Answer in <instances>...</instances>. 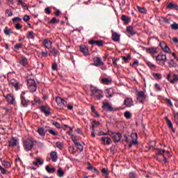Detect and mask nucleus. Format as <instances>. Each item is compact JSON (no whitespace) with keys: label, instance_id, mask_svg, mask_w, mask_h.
<instances>
[{"label":"nucleus","instance_id":"nucleus-1","mask_svg":"<svg viewBox=\"0 0 178 178\" xmlns=\"http://www.w3.org/2000/svg\"><path fill=\"white\" fill-rule=\"evenodd\" d=\"M156 62L160 66H165L166 67V62H168V57L166 54H159L156 56Z\"/></svg>","mask_w":178,"mask_h":178},{"label":"nucleus","instance_id":"nucleus-2","mask_svg":"<svg viewBox=\"0 0 178 178\" xmlns=\"http://www.w3.org/2000/svg\"><path fill=\"white\" fill-rule=\"evenodd\" d=\"M20 98L22 105L24 106V108L28 106L29 102H30V100L28 99L30 98V96H29V92H22Z\"/></svg>","mask_w":178,"mask_h":178},{"label":"nucleus","instance_id":"nucleus-3","mask_svg":"<svg viewBox=\"0 0 178 178\" xmlns=\"http://www.w3.org/2000/svg\"><path fill=\"white\" fill-rule=\"evenodd\" d=\"M24 147L26 151H31L33 147H34V140L33 138L27 139L24 143Z\"/></svg>","mask_w":178,"mask_h":178},{"label":"nucleus","instance_id":"nucleus-4","mask_svg":"<svg viewBox=\"0 0 178 178\" xmlns=\"http://www.w3.org/2000/svg\"><path fill=\"white\" fill-rule=\"evenodd\" d=\"M56 102L58 106V109H64V108L67 105V102L59 97L56 98Z\"/></svg>","mask_w":178,"mask_h":178},{"label":"nucleus","instance_id":"nucleus-5","mask_svg":"<svg viewBox=\"0 0 178 178\" xmlns=\"http://www.w3.org/2000/svg\"><path fill=\"white\" fill-rule=\"evenodd\" d=\"M92 97L95 99H101L102 98V92L97 88L92 90Z\"/></svg>","mask_w":178,"mask_h":178},{"label":"nucleus","instance_id":"nucleus-6","mask_svg":"<svg viewBox=\"0 0 178 178\" xmlns=\"http://www.w3.org/2000/svg\"><path fill=\"white\" fill-rule=\"evenodd\" d=\"M137 97L138 101H139V102H140L141 104H143L145 98H147V95H145V92L144 91H139L137 93Z\"/></svg>","mask_w":178,"mask_h":178},{"label":"nucleus","instance_id":"nucleus-7","mask_svg":"<svg viewBox=\"0 0 178 178\" xmlns=\"http://www.w3.org/2000/svg\"><path fill=\"white\" fill-rule=\"evenodd\" d=\"M9 85L11 87H14L16 91H19V89L20 88V85L19 84V81L15 79H13L10 81Z\"/></svg>","mask_w":178,"mask_h":178},{"label":"nucleus","instance_id":"nucleus-8","mask_svg":"<svg viewBox=\"0 0 178 178\" xmlns=\"http://www.w3.org/2000/svg\"><path fill=\"white\" fill-rule=\"evenodd\" d=\"M93 62H94L93 63L94 66H97V67L104 66V65H105V63L102 62V59L98 56H96L93 58Z\"/></svg>","mask_w":178,"mask_h":178},{"label":"nucleus","instance_id":"nucleus-9","mask_svg":"<svg viewBox=\"0 0 178 178\" xmlns=\"http://www.w3.org/2000/svg\"><path fill=\"white\" fill-rule=\"evenodd\" d=\"M19 144V139L16 138H12L10 140H8V147L10 148H13L16 147Z\"/></svg>","mask_w":178,"mask_h":178},{"label":"nucleus","instance_id":"nucleus-10","mask_svg":"<svg viewBox=\"0 0 178 178\" xmlns=\"http://www.w3.org/2000/svg\"><path fill=\"white\" fill-rule=\"evenodd\" d=\"M102 108L107 112H112V111H113V107H112V105L108 102H103Z\"/></svg>","mask_w":178,"mask_h":178},{"label":"nucleus","instance_id":"nucleus-11","mask_svg":"<svg viewBox=\"0 0 178 178\" xmlns=\"http://www.w3.org/2000/svg\"><path fill=\"white\" fill-rule=\"evenodd\" d=\"M124 105H125L127 108H131V106H134V102H133V99L127 97L124 101Z\"/></svg>","mask_w":178,"mask_h":178},{"label":"nucleus","instance_id":"nucleus-12","mask_svg":"<svg viewBox=\"0 0 178 178\" xmlns=\"http://www.w3.org/2000/svg\"><path fill=\"white\" fill-rule=\"evenodd\" d=\"M111 137L114 141V143H119V141H120V140H122V134L121 133H112L111 134Z\"/></svg>","mask_w":178,"mask_h":178},{"label":"nucleus","instance_id":"nucleus-13","mask_svg":"<svg viewBox=\"0 0 178 178\" xmlns=\"http://www.w3.org/2000/svg\"><path fill=\"white\" fill-rule=\"evenodd\" d=\"M88 44H90L91 45H97V47H102V45H104V41L91 40L88 42Z\"/></svg>","mask_w":178,"mask_h":178},{"label":"nucleus","instance_id":"nucleus-14","mask_svg":"<svg viewBox=\"0 0 178 178\" xmlns=\"http://www.w3.org/2000/svg\"><path fill=\"white\" fill-rule=\"evenodd\" d=\"M6 99L8 104H10V105H13V104L16 102V99L15 98V96L12 95H7Z\"/></svg>","mask_w":178,"mask_h":178},{"label":"nucleus","instance_id":"nucleus-15","mask_svg":"<svg viewBox=\"0 0 178 178\" xmlns=\"http://www.w3.org/2000/svg\"><path fill=\"white\" fill-rule=\"evenodd\" d=\"M43 44L47 49H51V48H52V42H51L49 39H44L43 40Z\"/></svg>","mask_w":178,"mask_h":178},{"label":"nucleus","instance_id":"nucleus-16","mask_svg":"<svg viewBox=\"0 0 178 178\" xmlns=\"http://www.w3.org/2000/svg\"><path fill=\"white\" fill-rule=\"evenodd\" d=\"M111 38L113 41H115V42H119V41H120V35H119L116 32H113Z\"/></svg>","mask_w":178,"mask_h":178},{"label":"nucleus","instance_id":"nucleus-17","mask_svg":"<svg viewBox=\"0 0 178 178\" xmlns=\"http://www.w3.org/2000/svg\"><path fill=\"white\" fill-rule=\"evenodd\" d=\"M80 51L81 52L84 54V55H90V51L88 50V48H87L86 45L80 46Z\"/></svg>","mask_w":178,"mask_h":178},{"label":"nucleus","instance_id":"nucleus-18","mask_svg":"<svg viewBox=\"0 0 178 178\" xmlns=\"http://www.w3.org/2000/svg\"><path fill=\"white\" fill-rule=\"evenodd\" d=\"M40 111H41V112L44 113V115H46V116H49V115H51V111H49V108H47L46 106H42L40 107Z\"/></svg>","mask_w":178,"mask_h":178},{"label":"nucleus","instance_id":"nucleus-19","mask_svg":"<svg viewBox=\"0 0 178 178\" xmlns=\"http://www.w3.org/2000/svg\"><path fill=\"white\" fill-rule=\"evenodd\" d=\"M50 158L52 162H56V161H58V153L54 151L51 152L50 153Z\"/></svg>","mask_w":178,"mask_h":178},{"label":"nucleus","instance_id":"nucleus-20","mask_svg":"<svg viewBox=\"0 0 178 178\" xmlns=\"http://www.w3.org/2000/svg\"><path fill=\"white\" fill-rule=\"evenodd\" d=\"M19 65H22V66H27L29 65V60L27 58L23 56L22 57L21 60H19Z\"/></svg>","mask_w":178,"mask_h":178},{"label":"nucleus","instance_id":"nucleus-21","mask_svg":"<svg viewBox=\"0 0 178 178\" xmlns=\"http://www.w3.org/2000/svg\"><path fill=\"white\" fill-rule=\"evenodd\" d=\"M127 34L128 36L130 37V35H134L136 34V32H134V29L132 26H128L127 27Z\"/></svg>","mask_w":178,"mask_h":178},{"label":"nucleus","instance_id":"nucleus-22","mask_svg":"<svg viewBox=\"0 0 178 178\" xmlns=\"http://www.w3.org/2000/svg\"><path fill=\"white\" fill-rule=\"evenodd\" d=\"M167 9H170V10H178V6L175 3H169L167 5Z\"/></svg>","mask_w":178,"mask_h":178},{"label":"nucleus","instance_id":"nucleus-23","mask_svg":"<svg viewBox=\"0 0 178 178\" xmlns=\"http://www.w3.org/2000/svg\"><path fill=\"white\" fill-rule=\"evenodd\" d=\"M131 138H132V144H138L137 139L138 138L136 133H132L131 134Z\"/></svg>","mask_w":178,"mask_h":178},{"label":"nucleus","instance_id":"nucleus-24","mask_svg":"<svg viewBox=\"0 0 178 178\" xmlns=\"http://www.w3.org/2000/svg\"><path fill=\"white\" fill-rule=\"evenodd\" d=\"M102 141L104 145H109L112 140L109 137H102Z\"/></svg>","mask_w":178,"mask_h":178},{"label":"nucleus","instance_id":"nucleus-25","mask_svg":"<svg viewBox=\"0 0 178 178\" xmlns=\"http://www.w3.org/2000/svg\"><path fill=\"white\" fill-rule=\"evenodd\" d=\"M168 63L169 67H177V62L175 61L173 59L169 60Z\"/></svg>","mask_w":178,"mask_h":178},{"label":"nucleus","instance_id":"nucleus-26","mask_svg":"<svg viewBox=\"0 0 178 178\" xmlns=\"http://www.w3.org/2000/svg\"><path fill=\"white\" fill-rule=\"evenodd\" d=\"M113 95V89L108 88L106 90V97L107 98H111V97Z\"/></svg>","mask_w":178,"mask_h":178},{"label":"nucleus","instance_id":"nucleus-27","mask_svg":"<svg viewBox=\"0 0 178 178\" xmlns=\"http://www.w3.org/2000/svg\"><path fill=\"white\" fill-rule=\"evenodd\" d=\"M165 121H166V124L168 126V127L170 129H171V130H172V131H175V129H173V124H172V121H170V120H169V118L168 117H165Z\"/></svg>","mask_w":178,"mask_h":178},{"label":"nucleus","instance_id":"nucleus-28","mask_svg":"<svg viewBox=\"0 0 178 178\" xmlns=\"http://www.w3.org/2000/svg\"><path fill=\"white\" fill-rule=\"evenodd\" d=\"M37 132L40 136H41L42 137H44L45 136L46 131L45 129H44V128L40 127L38 129Z\"/></svg>","mask_w":178,"mask_h":178},{"label":"nucleus","instance_id":"nucleus-29","mask_svg":"<svg viewBox=\"0 0 178 178\" xmlns=\"http://www.w3.org/2000/svg\"><path fill=\"white\" fill-rule=\"evenodd\" d=\"M45 170L48 173H55L56 172V169L55 168H50L49 165L45 166Z\"/></svg>","mask_w":178,"mask_h":178},{"label":"nucleus","instance_id":"nucleus-30","mask_svg":"<svg viewBox=\"0 0 178 178\" xmlns=\"http://www.w3.org/2000/svg\"><path fill=\"white\" fill-rule=\"evenodd\" d=\"M57 176L58 177H63L65 176V172L62 169V168H59L57 170Z\"/></svg>","mask_w":178,"mask_h":178},{"label":"nucleus","instance_id":"nucleus-31","mask_svg":"<svg viewBox=\"0 0 178 178\" xmlns=\"http://www.w3.org/2000/svg\"><path fill=\"white\" fill-rule=\"evenodd\" d=\"M145 50L147 54H156V48L155 47L146 48Z\"/></svg>","mask_w":178,"mask_h":178},{"label":"nucleus","instance_id":"nucleus-32","mask_svg":"<svg viewBox=\"0 0 178 178\" xmlns=\"http://www.w3.org/2000/svg\"><path fill=\"white\" fill-rule=\"evenodd\" d=\"M46 131H48V133L51 134V136H58V131H56V130L52 129H46Z\"/></svg>","mask_w":178,"mask_h":178},{"label":"nucleus","instance_id":"nucleus-33","mask_svg":"<svg viewBox=\"0 0 178 178\" xmlns=\"http://www.w3.org/2000/svg\"><path fill=\"white\" fill-rule=\"evenodd\" d=\"M102 84H106V86H108L112 83V81L108 78H104L102 79Z\"/></svg>","mask_w":178,"mask_h":178},{"label":"nucleus","instance_id":"nucleus-34","mask_svg":"<svg viewBox=\"0 0 178 178\" xmlns=\"http://www.w3.org/2000/svg\"><path fill=\"white\" fill-rule=\"evenodd\" d=\"M2 165L6 169H9V168H10L12 166V164L10 163V162H8V161H5V160L2 162Z\"/></svg>","mask_w":178,"mask_h":178},{"label":"nucleus","instance_id":"nucleus-35","mask_svg":"<svg viewBox=\"0 0 178 178\" xmlns=\"http://www.w3.org/2000/svg\"><path fill=\"white\" fill-rule=\"evenodd\" d=\"M26 38H29V40H34V32L33 31H29L26 35Z\"/></svg>","mask_w":178,"mask_h":178},{"label":"nucleus","instance_id":"nucleus-36","mask_svg":"<svg viewBox=\"0 0 178 178\" xmlns=\"http://www.w3.org/2000/svg\"><path fill=\"white\" fill-rule=\"evenodd\" d=\"M3 31H4V34H6V35L10 36V34H12V31L8 26L5 27Z\"/></svg>","mask_w":178,"mask_h":178},{"label":"nucleus","instance_id":"nucleus-37","mask_svg":"<svg viewBox=\"0 0 178 178\" xmlns=\"http://www.w3.org/2000/svg\"><path fill=\"white\" fill-rule=\"evenodd\" d=\"M177 81H178V76L175 74H173V79L170 81V83H171V84H175V83H177Z\"/></svg>","mask_w":178,"mask_h":178},{"label":"nucleus","instance_id":"nucleus-38","mask_svg":"<svg viewBox=\"0 0 178 178\" xmlns=\"http://www.w3.org/2000/svg\"><path fill=\"white\" fill-rule=\"evenodd\" d=\"M152 76L156 79V80H161L162 79V74L160 73H153Z\"/></svg>","mask_w":178,"mask_h":178},{"label":"nucleus","instance_id":"nucleus-39","mask_svg":"<svg viewBox=\"0 0 178 178\" xmlns=\"http://www.w3.org/2000/svg\"><path fill=\"white\" fill-rule=\"evenodd\" d=\"M75 145H76L77 149H79L80 151V152H81L83 151V149H84V147H83V145L79 143V142L76 143Z\"/></svg>","mask_w":178,"mask_h":178},{"label":"nucleus","instance_id":"nucleus-40","mask_svg":"<svg viewBox=\"0 0 178 178\" xmlns=\"http://www.w3.org/2000/svg\"><path fill=\"white\" fill-rule=\"evenodd\" d=\"M32 86H37V83H35V81L34 79H29L28 80V87Z\"/></svg>","mask_w":178,"mask_h":178},{"label":"nucleus","instance_id":"nucleus-41","mask_svg":"<svg viewBox=\"0 0 178 178\" xmlns=\"http://www.w3.org/2000/svg\"><path fill=\"white\" fill-rule=\"evenodd\" d=\"M28 88H29L30 92H35L37 91V85L32 86H28Z\"/></svg>","mask_w":178,"mask_h":178},{"label":"nucleus","instance_id":"nucleus-42","mask_svg":"<svg viewBox=\"0 0 178 178\" xmlns=\"http://www.w3.org/2000/svg\"><path fill=\"white\" fill-rule=\"evenodd\" d=\"M50 53L51 54V55H53V56H56V55H58V50H56L55 47H53L50 50Z\"/></svg>","mask_w":178,"mask_h":178},{"label":"nucleus","instance_id":"nucleus-43","mask_svg":"<svg viewBox=\"0 0 178 178\" xmlns=\"http://www.w3.org/2000/svg\"><path fill=\"white\" fill-rule=\"evenodd\" d=\"M121 19L123 22L126 23H129V22H130V19L124 15H122Z\"/></svg>","mask_w":178,"mask_h":178},{"label":"nucleus","instance_id":"nucleus-44","mask_svg":"<svg viewBox=\"0 0 178 178\" xmlns=\"http://www.w3.org/2000/svg\"><path fill=\"white\" fill-rule=\"evenodd\" d=\"M138 10L140 12V13H147V10L144 7L138 6Z\"/></svg>","mask_w":178,"mask_h":178},{"label":"nucleus","instance_id":"nucleus-45","mask_svg":"<svg viewBox=\"0 0 178 178\" xmlns=\"http://www.w3.org/2000/svg\"><path fill=\"white\" fill-rule=\"evenodd\" d=\"M146 64L147 65V66L149 67H150V69H155L156 67V65H154L151 62H147Z\"/></svg>","mask_w":178,"mask_h":178},{"label":"nucleus","instance_id":"nucleus-46","mask_svg":"<svg viewBox=\"0 0 178 178\" xmlns=\"http://www.w3.org/2000/svg\"><path fill=\"white\" fill-rule=\"evenodd\" d=\"M124 115L126 118V119H130V118H131V114L129 111H125Z\"/></svg>","mask_w":178,"mask_h":178},{"label":"nucleus","instance_id":"nucleus-47","mask_svg":"<svg viewBox=\"0 0 178 178\" xmlns=\"http://www.w3.org/2000/svg\"><path fill=\"white\" fill-rule=\"evenodd\" d=\"M18 5H21L22 8H26L27 5L26 4V3L23 2L22 0H18Z\"/></svg>","mask_w":178,"mask_h":178},{"label":"nucleus","instance_id":"nucleus-48","mask_svg":"<svg viewBox=\"0 0 178 178\" xmlns=\"http://www.w3.org/2000/svg\"><path fill=\"white\" fill-rule=\"evenodd\" d=\"M56 147H57V148H59V149H62V148H63V145L60 142H57L56 143Z\"/></svg>","mask_w":178,"mask_h":178},{"label":"nucleus","instance_id":"nucleus-49","mask_svg":"<svg viewBox=\"0 0 178 178\" xmlns=\"http://www.w3.org/2000/svg\"><path fill=\"white\" fill-rule=\"evenodd\" d=\"M171 29H172V30H177L178 24L175 22L174 24H171Z\"/></svg>","mask_w":178,"mask_h":178},{"label":"nucleus","instance_id":"nucleus-50","mask_svg":"<svg viewBox=\"0 0 178 178\" xmlns=\"http://www.w3.org/2000/svg\"><path fill=\"white\" fill-rule=\"evenodd\" d=\"M13 23H16L17 22L19 23L20 22H22V19L20 17H16L13 19Z\"/></svg>","mask_w":178,"mask_h":178},{"label":"nucleus","instance_id":"nucleus-51","mask_svg":"<svg viewBox=\"0 0 178 178\" xmlns=\"http://www.w3.org/2000/svg\"><path fill=\"white\" fill-rule=\"evenodd\" d=\"M50 23H51V24H55L56 23H59V20H56V18L53 17L51 20H50Z\"/></svg>","mask_w":178,"mask_h":178},{"label":"nucleus","instance_id":"nucleus-52","mask_svg":"<svg viewBox=\"0 0 178 178\" xmlns=\"http://www.w3.org/2000/svg\"><path fill=\"white\" fill-rule=\"evenodd\" d=\"M6 15H8V17H10V16H13V13H12V10L7 9L6 10Z\"/></svg>","mask_w":178,"mask_h":178},{"label":"nucleus","instance_id":"nucleus-53","mask_svg":"<svg viewBox=\"0 0 178 178\" xmlns=\"http://www.w3.org/2000/svg\"><path fill=\"white\" fill-rule=\"evenodd\" d=\"M72 140L74 144H76V143H79V140H77V137L74 135L72 136Z\"/></svg>","mask_w":178,"mask_h":178},{"label":"nucleus","instance_id":"nucleus-54","mask_svg":"<svg viewBox=\"0 0 178 178\" xmlns=\"http://www.w3.org/2000/svg\"><path fill=\"white\" fill-rule=\"evenodd\" d=\"M23 47V44L22 43L17 44L14 46L15 49H20Z\"/></svg>","mask_w":178,"mask_h":178},{"label":"nucleus","instance_id":"nucleus-55","mask_svg":"<svg viewBox=\"0 0 178 178\" xmlns=\"http://www.w3.org/2000/svg\"><path fill=\"white\" fill-rule=\"evenodd\" d=\"M53 126H55L57 129H60V124L58 122H53Z\"/></svg>","mask_w":178,"mask_h":178},{"label":"nucleus","instance_id":"nucleus-56","mask_svg":"<svg viewBox=\"0 0 178 178\" xmlns=\"http://www.w3.org/2000/svg\"><path fill=\"white\" fill-rule=\"evenodd\" d=\"M163 51H164V52H166V54H172L170 48H169L168 46L164 49H163Z\"/></svg>","mask_w":178,"mask_h":178},{"label":"nucleus","instance_id":"nucleus-57","mask_svg":"<svg viewBox=\"0 0 178 178\" xmlns=\"http://www.w3.org/2000/svg\"><path fill=\"white\" fill-rule=\"evenodd\" d=\"M0 170L2 173V175H6V170L3 168L2 165H0Z\"/></svg>","mask_w":178,"mask_h":178},{"label":"nucleus","instance_id":"nucleus-58","mask_svg":"<svg viewBox=\"0 0 178 178\" xmlns=\"http://www.w3.org/2000/svg\"><path fill=\"white\" fill-rule=\"evenodd\" d=\"M33 102H35V104H40V102H41V100L40 99V97H35Z\"/></svg>","mask_w":178,"mask_h":178},{"label":"nucleus","instance_id":"nucleus-59","mask_svg":"<svg viewBox=\"0 0 178 178\" xmlns=\"http://www.w3.org/2000/svg\"><path fill=\"white\" fill-rule=\"evenodd\" d=\"M36 162H37L39 165H44V161H41V159H40V158H37V159H36Z\"/></svg>","mask_w":178,"mask_h":178},{"label":"nucleus","instance_id":"nucleus-60","mask_svg":"<svg viewBox=\"0 0 178 178\" xmlns=\"http://www.w3.org/2000/svg\"><path fill=\"white\" fill-rule=\"evenodd\" d=\"M160 47H161V49L163 50L165 47H168V44L165 42L160 43Z\"/></svg>","mask_w":178,"mask_h":178},{"label":"nucleus","instance_id":"nucleus-61","mask_svg":"<svg viewBox=\"0 0 178 178\" xmlns=\"http://www.w3.org/2000/svg\"><path fill=\"white\" fill-rule=\"evenodd\" d=\"M129 178H136V173L134 172H131L129 174Z\"/></svg>","mask_w":178,"mask_h":178},{"label":"nucleus","instance_id":"nucleus-62","mask_svg":"<svg viewBox=\"0 0 178 178\" xmlns=\"http://www.w3.org/2000/svg\"><path fill=\"white\" fill-rule=\"evenodd\" d=\"M22 27H23V26L19 23L15 24V29L17 30H20Z\"/></svg>","mask_w":178,"mask_h":178},{"label":"nucleus","instance_id":"nucleus-63","mask_svg":"<svg viewBox=\"0 0 178 178\" xmlns=\"http://www.w3.org/2000/svg\"><path fill=\"white\" fill-rule=\"evenodd\" d=\"M30 20V16L26 15L24 16V22H29Z\"/></svg>","mask_w":178,"mask_h":178},{"label":"nucleus","instance_id":"nucleus-64","mask_svg":"<svg viewBox=\"0 0 178 178\" xmlns=\"http://www.w3.org/2000/svg\"><path fill=\"white\" fill-rule=\"evenodd\" d=\"M51 69L52 70H56L58 69V65L56 63L52 64Z\"/></svg>","mask_w":178,"mask_h":178}]
</instances>
